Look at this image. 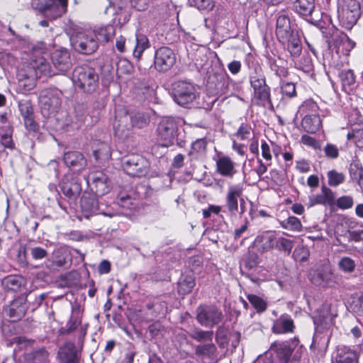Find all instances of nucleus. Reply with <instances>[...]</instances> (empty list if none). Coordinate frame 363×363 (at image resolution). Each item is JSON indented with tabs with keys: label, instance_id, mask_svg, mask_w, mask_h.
<instances>
[{
	"label": "nucleus",
	"instance_id": "27",
	"mask_svg": "<svg viewBox=\"0 0 363 363\" xmlns=\"http://www.w3.org/2000/svg\"><path fill=\"white\" fill-rule=\"evenodd\" d=\"M65 164L75 170H80L86 165V160L79 152H68L64 155Z\"/></svg>",
	"mask_w": 363,
	"mask_h": 363
},
{
	"label": "nucleus",
	"instance_id": "49",
	"mask_svg": "<svg viewBox=\"0 0 363 363\" xmlns=\"http://www.w3.org/2000/svg\"><path fill=\"white\" fill-rule=\"evenodd\" d=\"M281 90L283 96L289 99L296 94L295 84L292 82H283L281 84Z\"/></svg>",
	"mask_w": 363,
	"mask_h": 363
},
{
	"label": "nucleus",
	"instance_id": "46",
	"mask_svg": "<svg viewBox=\"0 0 363 363\" xmlns=\"http://www.w3.org/2000/svg\"><path fill=\"white\" fill-rule=\"evenodd\" d=\"M282 226L284 228L294 231H301L302 229L301 221L298 218L294 216H290L287 220L283 221Z\"/></svg>",
	"mask_w": 363,
	"mask_h": 363
},
{
	"label": "nucleus",
	"instance_id": "4",
	"mask_svg": "<svg viewBox=\"0 0 363 363\" xmlns=\"http://www.w3.org/2000/svg\"><path fill=\"white\" fill-rule=\"evenodd\" d=\"M197 95L196 87L186 81H177L172 84V96L178 105L188 106L196 99Z\"/></svg>",
	"mask_w": 363,
	"mask_h": 363
},
{
	"label": "nucleus",
	"instance_id": "31",
	"mask_svg": "<svg viewBox=\"0 0 363 363\" xmlns=\"http://www.w3.org/2000/svg\"><path fill=\"white\" fill-rule=\"evenodd\" d=\"M294 9L302 16H309L315 9V0H296L294 2Z\"/></svg>",
	"mask_w": 363,
	"mask_h": 363
},
{
	"label": "nucleus",
	"instance_id": "1",
	"mask_svg": "<svg viewBox=\"0 0 363 363\" xmlns=\"http://www.w3.org/2000/svg\"><path fill=\"white\" fill-rule=\"evenodd\" d=\"M149 122V116L143 113L130 115L124 108L117 109L113 124L115 135L118 138L125 140L130 136L133 128H143L147 126Z\"/></svg>",
	"mask_w": 363,
	"mask_h": 363
},
{
	"label": "nucleus",
	"instance_id": "62",
	"mask_svg": "<svg viewBox=\"0 0 363 363\" xmlns=\"http://www.w3.org/2000/svg\"><path fill=\"white\" fill-rule=\"evenodd\" d=\"M321 194L323 195L325 204L331 203L335 199L334 193L333 191L325 186H323Z\"/></svg>",
	"mask_w": 363,
	"mask_h": 363
},
{
	"label": "nucleus",
	"instance_id": "3",
	"mask_svg": "<svg viewBox=\"0 0 363 363\" xmlns=\"http://www.w3.org/2000/svg\"><path fill=\"white\" fill-rule=\"evenodd\" d=\"M32 3L48 20L54 21L62 17L67 11L68 0H38Z\"/></svg>",
	"mask_w": 363,
	"mask_h": 363
},
{
	"label": "nucleus",
	"instance_id": "38",
	"mask_svg": "<svg viewBox=\"0 0 363 363\" xmlns=\"http://www.w3.org/2000/svg\"><path fill=\"white\" fill-rule=\"evenodd\" d=\"M343 89L345 91H350L355 83V76L352 69L342 70L339 74Z\"/></svg>",
	"mask_w": 363,
	"mask_h": 363
},
{
	"label": "nucleus",
	"instance_id": "35",
	"mask_svg": "<svg viewBox=\"0 0 363 363\" xmlns=\"http://www.w3.org/2000/svg\"><path fill=\"white\" fill-rule=\"evenodd\" d=\"M116 34V29L112 25H107L99 28L95 30V38L97 37L99 40L107 43L111 40Z\"/></svg>",
	"mask_w": 363,
	"mask_h": 363
},
{
	"label": "nucleus",
	"instance_id": "16",
	"mask_svg": "<svg viewBox=\"0 0 363 363\" xmlns=\"http://www.w3.org/2000/svg\"><path fill=\"white\" fill-rule=\"evenodd\" d=\"M41 113L45 117H50L58 112L61 106L59 96L49 94L40 98Z\"/></svg>",
	"mask_w": 363,
	"mask_h": 363
},
{
	"label": "nucleus",
	"instance_id": "58",
	"mask_svg": "<svg viewBox=\"0 0 363 363\" xmlns=\"http://www.w3.org/2000/svg\"><path fill=\"white\" fill-rule=\"evenodd\" d=\"M65 357H71L72 355L77 357L75 345L72 342H66L62 348Z\"/></svg>",
	"mask_w": 363,
	"mask_h": 363
},
{
	"label": "nucleus",
	"instance_id": "10",
	"mask_svg": "<svg viewBox=\"0 0 363 363\" xmlns=\"http://www.w3.org/2000/svg\"><path fill=\"white\" fill-rule=\"evenodd\" d=\"M89 324H82V314L79 308H72V313L65 327L59 329L62 335H68L77 330L79 333V341H83L85 337Z\"/></svg>",
	"mask_w": 363,
	"mask_h": 363
},
{
	"label": "nucleus",
	"instance_id": "5",
	"mask_svg": "<svg viewBox=\"0 0 363 363\" xmlns=\"http://www.w3.org/2000/svg\"><path fill=\"white\" fill-rule=\"evenodd\" d=\"M121 164L125 172L131 176L140 177L145 176L149 169V162L142 155L131 154L124 156Z\"/></svg>",
	"mask_w": 363,
	"mask_h": 363
},
{
	"label": "nucleus",
	"instance_id": "28",
	"mask_svg": "<svg viewBox=\"0 0 363 363\" xmlns=\"http://www.w3.org/2000/svg\"><path fill=\"white\" fill-rule=\"evenodd\" d=\"M217 172L222 176L233 177L235 171V164L228 156L220 157L216 161Z\"/></svg>",
	"mask_w": 363,
	"mask_h": 363
},
{
	"label": "nucleus",
	"instance_id": "15",
	"mask_svg": "<svg viewBox=\"0 0 363 363\" xmlns=\"http://www.w3.org/2000/svg\"><path fill=\"white\" fill-rule=\"evenodd\" d=\"M222 316V313L219 309L211 306L201 309L197 315V320L203 326L212 327L220 323Z\"/></svg>",
	"mask_w": 363,
	"mask_h": 363
},
{
	"label": "nucleus",
	"instance_id": "23",
	"mask_svg": "<svg viewBox=\"0 0 363 363\" xmlns=\"http://www.w3.org/2000/svg\"><path fill=\"white\" fill-rule=\"evenodd\" d=\"M270 350L274 351L281 363H298V360L291 357L293 349L285 342H275L270 346Z\"/></svg>",
	"mask_w": 363,
	"mask_h": 363
},
{
	"label": "nucleus",
	"instance_id": "21",
	"mask_svg": "<svg viewBox=\"0 0 363 363\" xmlns=\"http://www.w3.org/2000/svg\"><path fill=\"white\" fill-rule=\"evenodd\" d=\"M243 189L240 185L229 186L225 198V206L231 215L238 212V199H242Z\"/></svg>",
	"mask_w": 363,
	"mask_h": 363
},
{
	"label": "nucleus",
	"instance_id": "41",
	"mask_svg": "<svg viewBox=\"0 0 363 363\" xmlns=\"http://www.w3.org/2000/svg\"><path fill=\"white\" fill-rule=\"evenodd\" d=\"M195 279L191 276H185L178 283V291L183 294L190 293L195 286Z\"/></svg>",
	"mask_w": 363,
	"mask_h": 363
},
{
	"label": "nucleus",
	"instance_id": "26",
	"mask_svg": "<svg viewBox=\"0 0 363 363\" xmlns=\"http://www.w3.org/2000/svg\"><path fill=\"white\" fill-rule=\"evenodd\" d=\"M8 315L13 318V321L21 319L26 312V306L23 298L13 301L5 309Z\"/></svg>",
	"mask_w": 363,
	"mask_h": 363
},
{
	"label": "nucleus",
	"instance_id": "2",
	"mask_svg": "<svg viewBox=\"0 0 363 363\" xmlns=\"http://www.w3.org/2000/svg\"><path fill=\"white\" fill-rule=\"evenodd\" d=\"M74 84L86 93L94 92L99 86V76L96 70L89 66H79L74 69Z\"/></svg>",
	"mask_w": 363,
	"mask_h": 363
},
{
	"label": "nucleus",
	"instance_id": "34",
	"mask_svg": "<svg viewBox=\"0 0 363 363\" xmlns=\"http://www.w3.org/2000/svg\"><path fill=\"white\" fill-rule=\"evenodd\" d=\"M361 15L352 13L348 10H342L340 14V21L346 29L350 30L357 22Z\"/></svg>",
	"mask_w": 363,
	"mask_h": 363
},
{
	"label": "nucleus",
	"instance_id": "60",
	"mask_svg": "<svg viewBox=\"0 0 363 363\" xmlns=\"http://www.w3.org/2000/svg\"><path fill=\"white\" fill-rule=\"evenodd\" d=\"M1 143L5 148L13 149L14 143L11 134H3L1 136Z\"/></svg>",
	"mask_w": 363,
	"mask_h": 363
},
{
	"label": "nucleus",
	"instance_id": "61",
	"mask_svg": "<svg viewBox=\"0 0 363 363\" xmlns=\"http://www.w3.org/2000/svg\"><path fill=\"white\" fill-rule=\"evenodd\" d=\"M130 5L137 11H144L147 9L149 0H130Z\"/></svg>",
	"mask_w": 363,
	"mask_h": 363
},
{
	"label": "nucleus",
	"instance_id": "32",
	"mask_svg": "<svg viewBox=\"0 0 363 363\" xmlns=\"http://www.w3.org/2000/svg\"><path fill=\"white\" fill-rule=\"evenodd\" d=\"M25 280L22 277L10 275L2 280L3 286L8 291H18L24 286Z\"/></svg>",
	"mask_w": 363,
	"mask_h": 363
},
{
	"label": "nucleus",
	"instance_id": "56",
	"mask_svg": "<svg viewBox=\"0 0 363 363\" xmlns=\"http://www.w3.org/2000/svg\"><path fill=\"white\" fill-rule=\"evenodd\" d=\"M98 144H100V147L94 150V155L96 160H98L102 155H108L110 154V147L106 143L98 142Z\"/></svg>",
	"mask_w": 363,
	"mask_h": 363
},
{
	"label": "nucleus",
	"instance_id": "9",
	"mask_svg": "<svg viewBox=\"0 0 363 363\" xmlns=\"http://www.w3.org/2000/svg\"><path fill=\"white\" fill-rule=\"evenodd\" d=\"M71 45L79 53L91 55L98 48V42L94 34L77 32L70 37Z\"/></svg>",
	"mask_w": 363,
	"mask_h": 363
},
{
	"label": "nucleus",
	"instance_id": "44",
	"mask_svg": "<svg viewBox=\"0 0 363 363\" xmlns=\"http://www.w3.org/2000/svg\"><path fill=\"white\" fill-rule=\"evenodd\" d=\"M339 269L345 273L354 272L356 264L354 261L349 257H343L338 262Z\"/></svg>",
	"mask_w": 363,
	"mask_h": 363
},
{
	"label": "nucleus",
	"instance_id": "63",
	"mask_svg": "<svg viewBox=\"0 0 363 363\" xmlns=\"http://www.w3.org/2000/svg\"><path fill=\"white\" fill-rule=\"evenodd\" d=\"M321 194L323 195L325 204L331 203L335 199L334 193L333 191L325 186H323Z\"/></svg>",
	"mask_w": 363,
	"mask_h": 363
},
{
	"label": "nucleus",
	"instance_id": "19",
	"mask_svg": "<svg viewBox=\"0 0 363 363\" xmlns=\"http://www.w3.org/2000/svg\"><path fill=\"white\" fill-rule=\"evenodd\" d=\"M54 67L61 73H65L72 67L70 55L67 50L60 49L55 50L51 56Z\"/></svg>",
	"mask_w": 363,
	"mask_h": 363
},
{
	"label": "nucleus",
	"instance_id": "33",
	"mask_svg": "<svg viewBox=\"0 0 363 363\" xmlns=\"http://www.w3.org/2000/svg\"><path fill=\"white\" fill-rule=\"evenodd\" d=\"M337 363H358V357L356 352L349 347H342L338 350L337 358Z\"/></svg>",
	"mask_w": 363,
	"mask_h": 363
},
{
	"label": "nucleus",
	"instance_id": "52",
	"mask_svg": "<svg viewBox=\"0 0 363 363\" xmlns=\"http://www.w3.org/2000/svg\"><path fill=\"white\" fill-rule=\"evenodd\" d=\"M336 204L340 209H349L352 207L354 201L350 196H342L337 199Z\"/></svg>",
	"mask_w": 363,
	"mask_h": 363
},
{
	"label": "nucleus",
	"instance_id": "6",
	"mask_svg": "<svg viewBox=\"0 0 363 363\" xmlns=\"http://www.w3.org/2000/svg\"><path fill=\"white\" fill-rule=\"evenodd\" d=\"M250 82L254 91V98L263 105L272 104L270 88L264 74L255 69L250 76Z\"/></svg>",
	"mask_w": 363,
	"mask_h": 363
},
{
	"label": "nucleus",
	"instance_id": "22",
	"mask_svg": "<svg viewBox=\"0 0 363 363\" xmlns=\"http://www.w3.org/2000/svg\"><path fill=\"white\" fill-rule=\"evenodd\" d=\"M294 328L295 325L291 315L284 313L274 320L272 331L274 334H286L294 333Z\"/></svg>",
	"mask_w": 363,
	"mask_h": 363
},
{
	"label": "nucleus",
	"instance_id": "59",
	"mask_svg": "<svg viewBox=\"0 0 363 363\" xmlns=\"http://www.w3.org/2000/svg\"><path fill=\"white\" fill-rule=\"evenodd\" d=\"M300 68L304 72H309L312 68V60L309 55H303L299 62Z\"/></svg>",
	"mask_w": 363,
	"mask_h": 363
},
{
	"label": "nucleus",
	"instance_id": "24",
	"mask_svg": "<svg viewBox=\"0 0 363 363\" xmlns=\"http://www.w3.org/2000/svg\"><path fill=\"white\" fill-rule=\"evenodd\" d=\"M276 243V236L271 232H264L258 235L254 244L257 250L261 253H264L274 249Z\"/></svg>",
	"mask_w": 363,
	"mask_h": 363
},
{
	"label": "nucleus",
	"instance_id": "30",
	"mask_svg": "<svg viewBox=\"0 0 363 363\" xmlns=\"http://www.w3.org/2000/svg\"><path fill=\"white\" fill-rule=\"evenodd\" d=\"M322 121L318 115H307L301 122L303 130L310 133H314L321 127Z\"/></svg>",
	"mask_w": 363,
	"mask_h": 363
},
{
	"label": "nucleus",
	"instance_id": "29",
	"mask_svg": "<svg viewBox=\"0 0 363 363\" xmlns=\"http://www.w3.org/2000/svg\"><path fill=\"white\" fill-rule=\"evenodd\" d=\"M280 43L286 47L292 57L296 58L300 56L302 46L298 33L287 38V40Z\"/></svg>",
	"mask_w": 363,
	"mask_h": 363
},
{
	"label": "nucleus",
	"instance_id": "47",
	"mask_svg": "<svg viewBox=\"0 0 363 363\" xmlns=\"http://www.w3.org/2000/svg\"><path fill=\"white\" fill-rule=\"evenodd\" d=\"M207 142L205 138H199L195 140L191 144V150L189 152V155L202 154L204 153L206 150Z\"/></svg>",
	"mask_w": 363,
	"mask_h": 363
},
{
	"label": "nucleus",
	"instance_id": "17",
	"mask_svg": "<svg viewBox=\"0 0 363 363\" xmlns=\"http://www.w3.org/2000/svg\"><path fill=\"white\" fill-rule=\"evenodd\" d=\"M81 208L84 216L88 218L91 214H104L101 209L96 196L94 194L85 192L81 199Z\"/></svg>",
	"mask_w": 363,
	"mask_h": 363
},
{
	"label": "nucleus",
	"instance_id": "8",
	"mask_svg": "<svg viewBox=\"0 0 363 363\" xmlns=\"http://www.w3.org/2000/svg\"><path fill=\"white\" fill-rule=\"evenodd\" d=\"M309 279L311 282L322 287H333L337 284L340 277L335 274L332 267L329 264H323L309 273Z\"/></svg>",
	"mask_w": 363,
	"mask_h": 363
},
{
	"label": "nucleus",
	"instance_id": "51",
	"mask_svg": "<svg viewBox=\"0 0 363 363\" xmlns=\"http://www.w3.org/2000/svg\"><path fill=\"white\" fill-rule=\"evenodd\" d=\"M18 108L22 116L26 117L33 115V106L30 101L21 100L18 102Z\"/></svg>",
	"mask_w": 363,
	"mask_h": 363
},
{
	"label": "nucleus",
	"instance_id": "25",
	"mask_svg": "<svg viewBox=\"0 0 363 363\" xmlns=\"http://www.w3.org/2000/svg\"><path fill=\"white\" fill-rule=\"evenodd\" d=\"M194 354L201 359L217 360L218 350L213 342L203 343L195 347Z\"/></svg>",
	"mask_w": 363,
	"mask_h": 363
},
{
	"label": "nucleus",
	"instance_id": "43",
	"mask_svg": "<svg viewBox=\"0 0 363 363\" xmlns=\"http://www.w3.org/2000/svg\"><path fill=\"white\" fill-rule=\"evenodd\" d=\"M247 298L257 313H263L266 311L267 303L263 298L252 294H248Z\"/></svg>",
	"mask_w": 363,
	"mask_h": 363
},
{
	"label": "nucleus",
	"instance_id": "20",
	"mask_svg": "<svg viewBox=\"0 0 363 363\" xmlns=\"http://www.w3.org/2000/svg\"><path fill=\"white\" fill-rule=\"evenodd\" d=\"M128 47L133 50V57L139 60L143 52L150 47V43L145 34L135 33L132 39H128Z\"/></svg>",
	"mask_w": 363,
	"mask_h": 363
},
{
	"label": "nucleus",
	"instance_id": "64",
	"mask_svg": "<svg viewBox=\"0 0 363 363\" xmlns=\"http://www.w3.org/2000/svg\"><path fill=\"white\" fill-rule=\"evenodd\" d=\"M24 124L27 129L32 131H37L38 125L34 121L33 118V115H30L28 116L24 117Z\"/></svg>",
	"mask_w": 363,
	"mask_h": 363
},
{
	"label": "nucleus",
	"instance_id": "57",
	"mask_svg": "<svg viewBox=\"0 0 363 363\" xmlns=\"http://www.w3.org/2000/svg\"><path fill=\"white\" fill-rule=\"evenodd\" d=\"M251 128L245 123H242L239 127L236 135L241 140H245L249 138L250 135Z\"/></svg>",
	"mask_w": 363,
	"mask_h": 363
},
{
	"label": "nucleus",
	"instance_id": "7",
	"mask_svg": "<svg viewBox=\"0 0 363 363\" xmlns=\"http://www.w3.org/2000/svg\"><path fill=\"white\" fill-rule=\"evenodd\" d=\"M157 130L161 145L169 147L177 140L178 121L172 117H164L159 123Z\"/></svg>",
	"mask_w": 363,
	"mask_h": 363
},
{
	"label": "nucleus",
	"instance_id": "53",
	"mask_svg": "<svg viewBox=\"0 0 363 363\" xmlns=\"http://www.w3.org/2000/svg\"><path fill=\"white\" fill-rule=\"evenodd\" d=\"M31 257L35 260L43 259L48 257V251L41 247H33L30 248Z\"/></svg>",
	"mask_w": 363,
	"mask_h": 363
},
{
	"label": "nucleus",
	"instance_id": "18",
	"mask_svg": "<svg viewBox=\"0 0 363 363\" xmlns=\"http://www.w3.org/2000/svg\"><path fill=\"white\" fill-rule=\"evenodd\" d=\"M298 31L291 26L288 16L281 14L277 19L276 35L279 42L287 40V38L291 36Z\"/></svg>",
	"mask_w": 363,
	"mask_h": 363
},
{
	"label": "nucleus",
	"instance_id": "54",
	"mask_svg": "<svg viewBox=\"0 0 363 363\" xmlns=\"http://www.w3.org/2000/svg\"><path fill=\"white\" fill-rule=\"evenodd\" d=\"M342 10H348L350 13L361 15L360 4L357 0H347L345 7Z\"/></svg>",
	"mask_w": 363,
	"mask_h": 363
},
{
	"label": "nucleus",
	"instance_id": "12",
	"mask_svg": "<svg viewBox=\"0 0 363 363\" xmlns=\"http://www.w3.org/2000/svg\"><path fill=\"white\" fill-rule=\"evenodd\" d=\"M60 188L62 194L72 202L77 201L82 191L80 179L69 174L62 179Z\"/></svg>",
	"mask_w": 363,
	"mask_h": 363
},
{
	"label": "nucleus",
	"instance_id": "11",
	"mask_svg": "<svg viewBox=\"0 0 363 363\" xmlns=\"http://www.w3.org/2000/svg\"><path fill=\"white\" fill-rule=\"evenodd\" d=\"M50 67V65L42 60L36 67L33 65L32 70H30V75L23 78L22 74H18L20 85L23 86L26 90H30L34 86V79L35 77H41L42 76H52L55 75Z\"/></svg>",
	"mask_w": 363,
	"mask_h": 363
},
{
	"label": "nucleus",
	"instance_id": "55",
	"mask_svg": "<svg viewBox=\"0 0 363 363\" xmlns=\"http://www.w3.org/2000/svg\"><path fill=\"white\" fill-rule=\"evenodd\" d=\"M301 141L303 144L311 147L315 150H320L321 148L320 143L310 135H303L301 136Z\"/></svg>",
	"mask_w": 363,
	"mask_h": 363
},
{
	"label": "nucleus",
	"instance_id": "39",
	"mask_svg": "<svg viewBox=\"0 0 363 363\" xmlns=\"http://www.w3.org/2000/svg\"><path fill=\"white\" fill-rule=\"evenodd\" d=\"M294 242L292 240L284 237H276L274 248L286 255H289L294 247Z\"/></svg>",
	"mask_w": 363,
	"mask_h": 363
},
{
	"label": "nucleus",
	"instance_id": "45",
	"mask_svg": "<svg viewBox=\"0 0 363 363\" xmlns=\"http://www.w3.org/2000/svg\"><path fill=\"white\" fill-rule=\"evenodd\" d=\"M328 184L332 186H336L342 184L345 179V177L342 172H338L334 169L328 172Z\"/></svg>",
	"mask_w": 363,
	"mask_h": 363
},
{
	"label": "nucleus",
	"instance_id": "13",
	"mask_svg": "<svg viewBox=\"0 0 363 363\" xmlns=\"http://www.w3.org/2000/svg\"><path fill=\"white\" fill-rule=\"evenodd\" d=\"M176 56L168 47H161L155 53V67L160 72L169 70L175 63Z\"/></svg>",
	"mask_w": 363,
	"mask_h": 363
},
{
	"label": "nucleus",
	"instance_id": "40",
	"mask_svg": "<svg viewBox=\"0 0 363 363\" xmlns=\"http://www.w3.org/2000/svg\"><path fill=\"white\" fill-rule=\"evenodd\" d=\"M26 358L28 362L33 363H48V353L44 349L28 352L26 354Z\"/></svg>",
	"mask_w": 363,
	"mask_h": 363
},
{
	"label": "nucleus",
	"instance_id": "14",
	"mask_svg": "<svg viewBox=\"0 0 363 363\" xmlns=\"http://www.w3.org/2000/svg\"><path fill=\"white\" fill-rule=\"evenodd\" d=\"M87 183L91 191H95L96 196H103L111 190L110 180L103 172H96L89 175Z\"/></svg>",
	"mask_w": 363,
	"mask_h": 363
},
{
	"label": "nucleus",
	"instance_id": "36",
	"mask_svg": "<svg viewBox=\"0 0 363 363\" xmlns=\"http://www.w3.org/2000/svg\"><path fill=\"white\" fill-rule=\"evenodd\" d=\"M189 336L197 342H212L213 332L212 330H203L194 328L189 332Z\"/></svg>",
	"mask_w": 363,
	"mask_h": 363
},
{
	"label": "nucleus",
	"instance_id": "42",
	"mask_svg": "<svg viewBox=\"0 0 363 363\" xmlns=\"http://www.w3.org/2000/svg\"><path fill=\"white\" fill-rule=\"evenodd\" d=\"M347 139L352 140L357 147H363V127L352 128L347 134Z\"/></svg>",
	"mask_w": 363,
	"mask_h": 363
},
{
	"label": "nucleus",
	"instance_id": "37",
	"mask_svg": "<svg viewBox=\"0 0 363 363\" xmlns=\"http://www.w3.org/2000/svg\"><path fill=\"white\" fill-rule=\"evenodd\" d=\"M65 257L61 255L60 251L53 252L52 259H49L45 262V266L50 270H56L66 264Z\"/></svg>",
	"mask_w": 363,
	"mask_h": 363
},
{
	"label": "nucleus",
	"instance_id": "48",
	"mask_svg": "<svg viewBox=\"0 0 363 363\" xmlns=\"http://www.w3.org/2000/svg\"><path fill=\"white\" fill-rule=\"evenodd\" d=\"M189 4L199 10L210 11L214 7L213 0H188Z\"/></svg>",
	"mask_w": 363,
	"mask_h": 363
},
{
	"label": "nucleus",
	"instance_id": "50",
	"mask_svg": "<svg viewBox=\"0 0 363 363\" xmlns=\"http://www.w3.org/2000/svg\"><path fill=\"white\" fill-rule=\"evenodd\" d=\"M325 155L328 159L335 160L340 155L339 148L336 145L332 143H327L323 148Z\"/></svg>",
	"mask_w": 363,
	"mask_h": 363
}]
</instances>
